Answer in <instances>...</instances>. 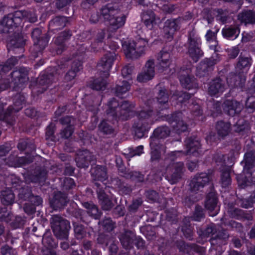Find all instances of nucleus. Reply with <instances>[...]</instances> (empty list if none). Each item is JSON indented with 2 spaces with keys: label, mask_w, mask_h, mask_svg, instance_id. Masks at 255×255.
Instances as JSON below:
<instances>
[{
  "label": "nucleus",
  "mask_w": 255,
  "mask_h": 255,
  "mask_svg": "<svg viewBox=\"0 0 255 255\" xmlns=\"http://www.w3.org/2000/svg\"><path fill=\"white\" fill-rule=\"evenodd\" d=\"M153 103L155 104L153 99H149L145 102L144 106L138 113L137 119L132 126L135 135L138 138L144 136L149 130L150 125L159 116V111L155 112L153 111Z\"/></svg>",
  "instance_id": "nucleus-1"
},
{
  "label": "nucleus",
  "mask_w": 255,
  "mask_h": 255,
  "mask_svg": "<svg viewBox=\"0 0 255 255\" xmlns=\"http://www.w3.org/2000/svg\"><path fill=\"white\" fill-rule=\"evenodd\" d=\"M107 115L109 120H127L129 117V113L134 107V105L128 101H123L120 105L118 101L113 98L108 102Z\"/></svg>",
  "instance_id": "nucleus-2"
},
{
  "label": "nucleus",
  "mask_w": 255,
  "mask_h": 255,
  "mask_svg": "<svg viewBox=\"0 0 255 255\" xmlns=\"http://www.w3.org/2000/svg\"><path fill=\"white\" fill-rule=\"evenodd\" d=\"M186 151L175 150L168 153L165 155L162 163V166L172 165L176 163L175 162L183 155L192 154L197 156L199 153L200 143L199 141L194 137H189L185 140Z\"/></svg>",
  "instance_id": "nucleus-3"
},
{
  "label": "nucleus",
  "mask_w": 255,
  "mask_h": 255,
  "mask_svg": "<svg viewBox=\"0 0 255 255\" xmlns=\"http://www.w3.org/2000/svg\"><path fill=\"white\" fill-rule=\"evenodd\" d=\"M148 40L140 37H136L135 41L125 42L123 48L128 58L137 59L145 54Z\"/></svg>",
  "instance_id": "nucleus-4"
},
{
  "label": "nucleus",
  "mask_w": 255,
  "mask_h": 255,
  "mask_svg": "<svg viewBox=\"0 0 255 255\" xmlns=\"http://www.w3.org/2000/svg\"><path fill=\"white\" fill-rule=\"evenodd\" d=\"M201 44L202 41L200 36L194 31H190L185 46L187 50V53L194 62L198 61L204 55V52L201 47Z\"/></svg>",
  "instance_id": "nucleus-5"
},
{
  "label": "nucleus",
  "mask_w": 255,
  "mask_h": 255,
  "mask_svg": "<svg viewBox=\"0 0 255 255\" xmlns=\"http://www.w3.org/2000/svg\"><path fill=\"white\" fill-rule=\"evenodd\" d=\"M51 227L55 237L60 240H66L70 229V222L60 216L53 215L50 220Z\"/></svg>",
  "instance_id": "nucleus-6"
},
{
  "label": "nucleus",
  "mask_w": 255,
  "mask_h": 255,
  "mask_svg": "<svg viewBox=\"0 0 255 255\" xmlns=\"http://www.w3.org/2000/svg\"><path fill=\"white\" fill-rule=\"evenodd\" d=\"M23 18H25V11L17 10L13 13H9L0 22V32H11L13 27L18 26Z\"/></svg>",
  "instance_id": "nucleus-7"
},
{
  "label": "nucleus",
  "mask_w": 255,
  "mask_h": 255,
  "mask_svg": "<svg viewBox=\"0 0 255 255\" xmlns=\"http://www.w3.org/2000/svg\"><path fill=\"white\" fill-rule=\"evenodd\" d=\"M13 100V105L9 106L5 112L0 115V120L4 121L10 126L14 124L15 118L13 114L23 108L25 103V98L24 95L18 94L15 95Z\"/></svg>",
  "instance_id": "nucleus-8"
},
{
  "label": "nucleus",
  "mask_w": 255,
  "mask_h": 255,
  "mask_svg": "<svg viewBox=\"0 0 255 255\" xmlns=\"http://www.w3.org/2000/svg\"><path fill=\"white\" fill-rule=\"evenodd\" d=\"M165 168V178L168 182L174 184L181 180L186 170L183 162H176L172 165L163 166Z\"/></svg>",
  "instance_id": "nucleus-9"
},
{
  "label": "nucleus",
  "mask_w": 255,
  "mask_h": 255,
  "mask_svg": "<svg viewBox=\"0 0 255 255\" xmlns=\"http://www.w3.org/2000/svg\"><path fill=\"white\" fill-rule=\"evenodd\" d=\"M20 57H11L3 64H0V92L7 89L9 86V79H6V74L15 65Z\"/></svg>",
  "instance_id": "nucleus-10"
},
{
  "label": "nucleus",
  "mask_w": 255,
  "mask_h": 255,
  "mask_svg": "<svg viewBox=\"0 0 255 255\" xmlns=\"http://www.w3.org/2000/svg\"><path fill=\"white\" fill-rule=\"evenodd\" d=\"M210 176L206 173H197L190 180L189 183V190L197 193L202 192L205 186L209 183Z\"/></svg>",
  "instance_id": "nucleus-11"
},
{
  "label": "nucleus",
  "mask_w": 255,
  "mask_h": 255,
  "mask_svg": "<svg viewBox=\"0 0 255 255\" xmlns=\"http://www.w3.org/2000/svg\"><path fill=\"white\" fill-rule=\"evenodd\" d=\"M116 58V53L113 52H109L104 55L98 63L97 66L98 70L102 72L101 75L103 77L108 78L109 75V71L112 67Z\"/></svg>",
  "instance_id": "nucleus-12"
},
{
  "label": "nucleus",
  "mask_w": 255,
  "mask_h": 255,
  "mask_svg": "<svg viewBox=\"0 0 255 255\" xmlns=\"http://www.w3.org/2000/svg\"><path fill=\"white\" fill-rule=\"evenodd\" d=\"M165 119L177 132L180 133L187 130V125L182 120V113L178 112L171 115H167Z\"/></svg>",
  "instance_id": "nucleus-13"
},
{
  "label": "nucleus",
  "mask_w": 255,
  "mask_h": 255,
  "mask_svg": "<svg viewBox=\"0 0 255 255\" xmlns=\"http://www.w3.org/2000/svg\"><path fill=\"white\" fill-rule=\"evenodd\" d=\"M155 64L153 59L148 60L145 63L143 71L137 77L138 81L145 82L152 79L155 75Z\"/></svg>",
  "instance_id": "nucleus-14"
},
{
  "label": "nucleus",
  "mask_w": 255,
  "mask_h": 255,
  "mask_svg": "<svg viewBox=\"0 0 255 255\" xmlns=\"http://www.w3.org/2000/svg\"><path fill=\"white\" fill-rule=\"evenodd\" d=\"M28 70L26 68L21 67L11 73V78L16 87L22 88L23 85L28 81Z\"/></svg>",
  "instance_id": "nucleus-15"
},
{
  "label": "nucleus",
  "mask_w": 255,
  "mask_h": 255,
  "mask_svg": "<svg viewBox=\"0 0 255 255\" xmlns=\"http://www.w3.org/2000/svg\"><path fill=\"white\" fill-rule=\"evenodd\" d=\"M95 186L97 188L98 198L102 209L106 211L110 210L114 207V204L108 196L105 194L103 189V186L98 182H96Z\"/></svg>",
  "instance_id": "nucleus-16"
},
{
  "label": "nucleus",
  "mask_w": 255,
  "mask_h": 255,
  "mask_svg": "<svg viewBox=\"0 0 255 255\" xmlns=\"http://www.w3.org/2000/svg\"><path fill=\"white\" fill-rule=\"evenodd\" d=\"M227 88L226 81L220 78H217L210 82L208 92L211 96H216L223 93Z\"/></svg>",
  "instance_id": "nucleus-17"
},
{
  "label": "nucleus",
  "mask_w": 255,
  "mask_h": 255,
  "mask_svg": "<svg viewBox=\"0 0 255 255\" xmlns=\"http://www.w3.org/2000/svg\"><path fill=\"white\" fill-rule=\"evenodd\" d=\"M218 200L216 194L211 192L208 194L205 201V207L208 210L210 216L214 217L218 213Z\"/></svg>",
  "instance_id": "nucleus-18"
},
{
  "label": "nucleus",
  "mask_w": 255,
  "mask_h": 255,
  "mask_svg": "<svg viewBox=\"0 0 255 255\" xmlns=\"http://www.w3.org/2000/svg\"><path fill=\"white\" fill-rule=\"evenodd\" d=\"M94 159V156L89 150L84 149L77 152L75 161L78 167L87 168L90 162Z\"/></svg>",
  "instance_id": "nucleus-19"
},
{
  "label": "nucleus",
  "mask_w": 255,
  "mask_h": 255,
  "mask_svg": "<svg viewBox=\"0 0 255 255\" xmlns=\"http://www.w3.org/2000/svg\"><path fill=\"white\" fill-rule=\"evenodd\" d=\"M54 80L53 74L46 72L41 74L37 79L36 87L39 89L37 90V93H42Z\"/></svg>",
  "instance_id": "nucleus-20"
},
{
  "label": "nucleus",
  "mask_w": 255,
  "mask_h": 255,
  "mask_svg": "<svg viewBox=\"0 0 255 255\" xmlns=\"http://www.w3.org/2000/svg\"><path fill=\"white\" fill-rule=\"evenodd\" d=\"M120 7L116 3H108L101 7L100 13L104 21L108 22L115 14H118Z\"/></svg>",
  "instance_id": "nucleus-21"
},
{
  "label": "nucleus",
  "mask_w": 255,
  "mask_h": 255,
  "mask_svg": "<svg viewBox=\"0 0 255 255\" xmlns=\"http://www.w3.org/2000/svg\"><path fill=\"white\" fill-rule=\"evenodd\" d=\"M91 175L96 182L100 183L103 187L105 186L104 182L108 179L107 168L104 166L96 165L91 170Z\"/></svg>",
  "instance_id": "nucleus-22"
},
{
  "label": "nucleus",
  "mask_w": 255,
  "mask_h": 255,
  "mask_svg": "<svg viewBox=\"0 0 255 255\" xmlns=\"http://www.w3.org/2000/svg\"><path fill=\"white\" fill-rule=\"evenodd\" d=\"M178 20L177 19H167L163 26L164 37L169 41L172 38L175 32L178 29Z\"/></svg>",
  "instance_id": "nucleus-23"
},
{
  "label": "nucleus",
  "mask_w": 255,
  "mask_h": 255,
  "mask_svg": "<svg viewBox=\"0 0 255 255\" xmlns=\"http://www.w3.org/2000/svg\"><path fill=\"white\" fill-rule=\"evenodd\" d=\"M70 17L64 16H56L51 19L49 23V31L54 32L65 27L69 22Z\"/></svg>",
  "instance_id": "nucleus-24"
},
{
  "label": "nucleus",
  "mask_w": 255,
  "mask_h": 255,
  "mask_svg": "<svg viewBox=\"0 0 255 255\" xmlns=\"http://www.w3.org/2000/svg\"><path fill=\"white\" fill-rule=\"evenodd\" d=\"M228 212L231 218L241 221H252L253 216L252 213L242 209L236 208H230Z\"/></svg>",
  "instance_id": "nucleus-25"
},
{
  "label": "nucleus",
  "mask_w": 255,
  "mask_h": 255,
  "mask_svg": "<svg viewBox=\"0 0 255 255\" xmlns=\"http://www.w3.org/2000/svg\"><path fill=\"white\" fill-rule=\"evenodd\" d=\"M224 111L229 115L234 116L242 111V107L239 102L234 100H226L223 104Z\"/></svg>",
  "instance_id": "nucleus-26"
},
{
  "label": "nucleus",
  "mask_w": 255,
  "mask_h": 255,
  "mask_svg": "<svg viewBox=\"0 0 255 255\" xmlns=\"http://www.w3.org/2000/svg\"><path fill=\"white\" fill-rule=\"evenodd\" d=\"M126 16L124 14L121 9L118 11V14H115L108 22L110 28L116 30L123 27L126 21Z\"/></svg>",
  "instance_id": "nucleus-27"
},
{
  "label": "nucleus",
  "mask_w": 255,
  "mask_h": 255,
  "mask_svg": "<svg viewBox=\"0 0 255 255\" xmlns=\"http://www.w3.org/2000/svg\"><path fill=\"white\" fill-rule=\"evenodd\" d=\"M252 168V165L249 164V161L246 160L244 171L246 172L248 176H246V179L242 184V188H246L249 186L251 187L253 190H255V175L254 172L250 171Z\"/></svg>",
  "instance_id": "nucleus-28"
},
{
  "label": "nucleus",
  "mask_w": 255,
  "mask_h": 255,
  "mask_svg": "<svg viewBox=\"0 0 255 255\" xmlns=\"http://www.w3.org/2000/svg\"><path fill=\"white\" fill-rule=\"evenodd\" d=\"M32 162V158L30 157H15L10 156L6 161V164L11 167H20L28 164Z\"/></svg>",
  "instance_id": "nucleus-29"
},
{
  "label": "nucleus",
  "mask_w": 255,
  "mask_h": 255,
  "mask_svg": "<svg viewBox=\"0 0 255 255\" xmlns=\"http://www.w3.org/2000/svg\"><path fill=\"white\" fill-rule=\"evenodd\" d=\"M135 235L131 231L126 230L118 237L123 248L130 249L132 247Z\"/></svg>",
  "instance_id": "nucleus-30"
},
{
  "label": "nucleus",
  "mask_w": 255,
  "mask_h": 255,
  "mask_svg": "<svg viewBox=\"0 0 255 255\" xmlns=\"http://www.w3.org/2000/svg\"><path fill=\"white\" fill-rule=\"evenodd\" d=\"M158 69L164 71L168 68L171 64L170 54L165 50H162L157 56Z\"/></svg>",
  "instance_id": "nucleus-31"
},
{
  "label": "nucleus",
  "mask_w": 255,
  "mask_h": 255,
  "mask_svg": "<svg viewBox=\"0 0 255 255\" xmlns=\"http://www.w3.org/2000/svg\"><path fill=\"white\" fill-rule=\"evenodd\" d=\"M49 41V37L46 36L37 42L34 41L33 45L30 47V51L34 58H36L42 53V52L47 45Z\"/></svg>",
  "instance_id": "nucleus-32"
},
{
  "label": "nucleus",
  "mask_w": 255,
  "mask_h": 255,
  "mask_svg": "<svg viewBox=\"0 0 255 255\" xmlns=\"http://www.w3.org/2000/svg\"><path fill=\"white\" fill-rule=\"evenodd\" d=\"M240 33V26L238 24L226 26L222 30L223 36L230 40L236 39Z\"/></svg>",
  "instance_id": "nucleus-33"
},
{
  "label": "nucleus",
  "mask_w": 255,
  "mask_h": 255,
  "mask_svg": "<svg viewBox=\"0 0 255 255\" xmlns=\"http://www.w3.org/2000/svg\"><path fill=\"white\" fill-rule=\"evenodd\" d=\"M67 202L66 195L59 192L54 195L50 204L53 209L57 210L63 208L66 205Z\"/></svg>",
  "instance_id": "nucleus-34"
},
{
  "label": "nucleus",
  "mask_w": 255,
  "mask_h": 255,
  "mask_svg": "<svg viewBox=\"0 0 255 255\" xmlns=\"http://www.w3.org/2000/svg\"><path fill=\"white\" fill-rule=\"evenodd\" d=\"M151 149V160H157L160 158V150L164 148V146L156 138H151L150 141Z\"/></svg>",
  "instance_id": "nucleus-35"
},
{
  "label": "nucleus",
  "mask_w": 255,
  "mask_h": 255,
  "mask_svg": "<svg viewBox=\"0 0 255 255\" xmlns=\"http://www.w3.org/2000/svg\"><path fill=\"white\" fill-rule=\"evenodd\" d=\"M238 19L242 24L255 23V11L251 10H244L238 15Z\"/></svg>",
  "instance_id": "nucleus-36"
},
{
  "label": "nucleus",
  "mask_w": 255,
  "mask_h": 255,
  "mask_svg": "<svg viewBox=\"0 0 255 255\" xmlns=\"http://www.w3.org/2000/svg\"><path fill=\"white\" fill-rule=\"evenodd\" d=\"M212 61H209L208 62L205 59L201 61L197 67L196 75L199 77L208 75L214 66V63Z\"/></svg>",
  "instance_id": "nucleus-37"
},
{
  "label": "nucleus",
  "mask_w": 255,
  "mask_h": 255,
  "mask_svg": "<svg viewBox=\"0 0 255 255\" xmlns=\"http://www.w3.org/2000/svg\"><path fill=\"white\" fill-rule=\"evenodd\" d=\"M82 68L81 58L78 57L77 60H74L72 62L70 69L67 72L65 76V80L67 81H70L74 79L77 73L82 69Z\"/></svg>",
  "instance_id": "nucleus-38"
},
{
  "label": "nucleus",
  "mask_w": 255,
  "mask_h": 255,
  "mask_svg": "<svg viewBox=\"0 0 255 255\" xmlns=\"http://www.w3.org/2000/svg\"><path fill=\"white\" fill-rule=\"evenodd\" d=\"M71 32L68 31H63L57 37L53 38L54 43L59 47L57 49L56 53L61 54L65 47V42L68 40L71 36Z\"/></svg>",
  "instance_id": "nucleus-39"
},
{
  "label": "nucleus",
  "mask_w": 255,
  "mask_h": 255,
  "mask_svg": "<svg viewBox=\"0 0 255 255\" xmlns=\"http://www.w3.org/2000/svg\"><path fill=\"white\" fill-rule=\"evenodd\" d=\"M141 16L142 21L149 29H151L156 24V19L157 18L154 12L151 10L142 12Z\"/></svg>",
  "instance_id": "nucleus-40"
},
{
  "label": "nucleus",
  "mask_w": 255,
  "mask_h": 255,
  "mask_svg": "<svg viewBox=\"0 0 255 255\" xmlns=\"http://www.w3.org/2000/svg\"><path fill=\"white\" fill-rule=\"evenodd\" d=\"M42 243L45 247H46L49 252V255H55L56 253L53 249L57 247V243L51 236L49 232H46L43 237ZM43 255H48L44 253Z\"/></svg>",
  "instance_id": "nucleus-41"
},
{
  "label": "nucleus",
  "mask_w": 255,
  "mask_h": 255,
  "mask_svg": "<svg viewBox=\"0 0 255 255\" xmlns=\"http://www.w3.org/2000/svg\"><path fill=\"white\" fill-rule=\"evenodd\" d=\"M169 100L168 94L165 89H161L159 90L157 97V103L156 104L159 111H162L169 108L168 101Z\"/></svg>",
  "instance_id": "nucleus-42"
},
{
  "label": "nucleus",
  "mask_w": 255,
  "mask_h": 255,
  "mask_svg": "<svg viewBox=\"0 0 255 255\" xmlns=\"http://www.w3.org/2000/svg\"><path fill=\"white\" fill-rule=\"evenodd\" d=\"M229 237V235L227 231L225 230H222L216 234H215L214 236L211 238L210 239L211 244L213 246L225 244Z\"/></svg>",
  "instance_id": "nucleus-43"
},
{
  "label": "nucleus",
  "mask_w": 255,
  "mask_h": 255,
  "mask_svg": "<svg viewBox=\"0 0 255 255\" xmlns=\"http://www.w3.org/2000/svg\"><path fill=\"white\" fill-rule=\"evenodd\" d=\"M130 88V85L128 81H119L116 84V86L113 88L112 91L117 96L122 97L124 94L129 90Z\"/></svg>",
  "instance_id": "nucleus-44"
},
{
  "label": "nucleus",
  "mask_w": 255,
  "mask_h": 255,
  "mask_svg": "<svg viewBox=\"0 0 255 255\" xmlns=\"http://www.w3.org/2000/svg\"><path fill=\"white\" fill-rule=\"evenodd\" d=\"M25 44V40L21 35L15 36L14 38L11 39L7 45V49L9 51L14 50L16 48H18L23 52V46Z\"/></svg>",
  "instance_id": "nucleus-45"
},
{
  "label": "nucleus",
  "mask_w": 255,
  "mask_h": 255,
  "mask_svg": "<svg viewBox=\"0 0 255 255\" xmlns=\"http://www.w3.org/2000/svg\"><path fill=\"white\" fill-rule=\"evenodd\" d=\"M179 80L182 86L187 89H196L198 84L194 77H191L188 75H181L179 76Z\"/></svg>",
  "instance_id": "nucleus-46"
},
{
  "label": "nucleus",
  "mask_w": 255,
  "mask_h": 255,
  "mask_svg": "<svg viewBox=\"0 0 255 255\" xmlns=\"http://www.w3.org/2000/svg\"><path fill=\"white\" fill-rule=\"evenodd\" d=\"M83 206L86 209V212L90 216L95 219H99L100 218L101 212L96 205L91 202H84Z\"/></svg>",
  "instance_id": "nucleus-47"
},
{
  "label": "nucleus",
  "mask_w": 255,
  "mask_h": 255,
  "mask_svg": "<svg viewBox=\"0 0 255 255\" xmlns=\"http://www.w3.org/2000/svg\"><path fill=\"white\" fill-rule=\"evenodd\" d=\"M252 64V59L250 57L240 55L237 63L236 68L243 72H247Z\"/></svg>",
  "instance_id": "nucleus-48"
},
{
  "label": "nucleus",
  "mask_w": 255,
  "mask_h": 255,
  "mask_svg": "<svg viewBox=\"0 0 255 255\" xmlns=\"http://www.w3.org/2000/svg\"><path fill=\"white\" fill-rule=\"evenodd\" d=\"M170 132L169 128L167 126H161L154 129L153 135L150 137L151 138H156L161 143L160 139L167 137Z\"/></svg>",
  "instance_id": "nucleus-49"
},
{
  "label": "nucleus",
  "mask_w": 255,
  "mask_h": 255,
  "mask_svg": "<svg viewBox=\"0 0 255 255\" xmlns=\"http://www.w3.org/2000/svg\"><path fill=\"white\" fill-rule=\"evenodd\" d=\"M216 130L218 135L223 138L230 132L231 124L229 123L220 121L216 124Z\"/></svg>",
  "instance_id": "nucleus-50"
},
{
  "label": "nucleus",
  "mask_w": 255,
  "mask_h": 255,
  "mask_svg": "<svg viewBox=\"0 0 255 255\" xmlns=\"http://www.w3.org/2000/svg\"><path fill=\"white\" fill-rule=\"evenodd\" d=\"M216 233H217L216 225L213 223L210 224L205 228H199L197 230L198 235L203 239L210 236H214Z\"/></svg>",
  "instance_id": "nucleus-51"
},
{
  "label": "nucleus",
  "mask_w": 255,
  "mask_h": 255,
  "mask_svg": "<svg viewBox=\"0 0 255 255\" xmlns=\"http://www.w3.org/2000/svg\"><path fill=\"white\" fill-rule=\"evenodd\" d=\"M1 202L4 205H10L14 201V194L13 191L9 189H6L1 192L0 194Z\"/></svg>",
  "instance_id": "nucleus-52"
},
{
  "label": "nucleus",
  "mask_w": 255,
  "mask_h": 255,
  "mask_svg": "<svg viewBox=\"0 0 255 255\" xmlns=\"http://www.w3.org/2000/svg\"><path fill=\"white\" fill-rule=\"evenodd\" d=\"M181 230L186 238L189 240L193 239V231L189 224V218H185L184 219Z\"/></svg>",
  "instance_id": "nucleus-53"
},
{
  "label": "nucleus",
  "mask_w": 255,
  "mask_h": 255,
  "mask_svg": "<svg viewBox=\"0 0 255 255\" xmlns=\"http://www.w3.org/2000/svg\"><path fill=\"white\" fill-rule=\"evenodd\" d=\"M191 94L183 91H176L173 94L172 99L177 100L178 102L182 103L189 100Z\"/></svg>",
  "instance_id": "nucleus-54"
},
{
  "label": "nucleus",
  "mask_w": 255,
  "mask_h": 255,
  "mask_svg": "<svg viewBox=\"0 0 255 255\" xmlns=\"http://www.w3.org/2000/svg\"><path fill=\"white\" fill-rule=\"evenodd\" d=\"M234 127V130L238 133L246 132L250 129L248 123L244 119L238 120Z\"/></svg>",
  "instance_id": "nucleus-55"
},
{
  "label": "nucleus",
  "mask_w": 255,
  "mask_h": 255,
  "mask_svg": "<svg viewBox=\"0 0 255 255\" xmlns=\"http://www.w3.org/2000/svg\"><path fill=\"white\" fill-rule=\"evenodd\" d=\"M99 130L104 134H111L114 133V129L107 121L103 120L98 126Z\"/></svg>",
  "instance_id": "nucleus-56"
},
{
  "label": "nucleus",
  "mask_w": 255,
  "mask_h": 255,
  "mask_svg": "<svg viewBox=\"0 0 255 255\" xmlns=\"http://www.w3.org/2000/svg\"><path fill=\"white\" fill-rule=\"evenodd\" d=\"M75 235L77 239H82L86 234L84 226L79 223L74 222L73 223Z\"/></svg>",
  "instance_id": "nucleus-57"
},
{
  "label": "nucleus",
  "mask_w": 255,
  "mask_h": 255,
  "mask_svg": "<svg viewBox=\"0 0 255 255\" xmlns=\"http://www.w3.org/2000/svg\"><path fill=\"white\" fill-rule=\"evenodd\" d=\"M107 82L104 78H98L94 80L91 85L93 89L100 91L104 90L106 89Z\"/></svg>",
  "instance_id": "nucleus-58"
},
{
  "label": "nucleus",
  "mask_w": 255,
  "mask_h": 255,
  "mask_svg": "<svg viewBox=\"0 0 255 255\" xmlns=\"http://www.w3.org/2000/svg\"><path fill=\"white\" fill-rule=\"evenodd\" d=\"M205 217V213L203 208L199 206H195V211L193 216L191 217L192 220L199 222Z\"/></svg>",
  "instance_id": "nucleus-59"
},
{
  "label": "nucleus",
  "mask_w": 255,
  "mask_h": 255,
  "mask_svg": "<svg viewBox=\"0 0 255 255\" xmlns=\"http://www.w3.org/2000/svg\"><path fill=\"white\" fill-rule=\"evenodd\" d=\"M241 201L242 207L246 209L253 207L255 204V193L252 194L248 198L242 199Z\"/></svg>",
  "instance_id": "nucleus-60"
},
{
  "label": "nucleus",
  "mask_w": 255,
  "mask_h": 255,
  "mask_svg": "<svg viewBox=\"0 0 255 255\" xmlns=\"http://www.w3.org/2000/svg\"><path fill=\"white\" fill-rule=\"evenodd\" d=\"M126 177L136 182H142L144 180V175L139 172L130 171L126 175Z\"/></svg>",
  "instance_id": "nucleus-61"
},
{
  "label": "nucleus",
  "mask_w": 255,
  "mask_h": 255,
  "mask_svg": "<svg viewBox=\"0 0 255 255\" xmlns=\"http://www.w3.org/2000/svg\"><path fill=\"white\" fill-rule=\"evenodd\" d=\"M205 38L208 42H212L214 43L213 45H211L210 46V48L211 49L214 50L215 51H216V47L217 44V41L216 40V33L209 29L207 31L205 35Z\"/></svg>",
  "instance_id": "nucleus-62"
},
{
  "label": "nucleus",
  "mask_w": 255,
  "mask_h": 255,
  "mask_svg": "<svg viewBox=\"0 0 255 255\" xmlns=\"http://www.w3.org/2000/svg\"><path fill=\"white\" fill-rule=\"evenodd\" d=\"M112 183L121 191H123V193L128 194L131 192V189L125 186L124 183L118 178H115L112 179Z\"/></svg>",
  "instance_id": "nucleus-63"
},
{
  "label": "nucleus",
  "mask_w": 255,
  "mask_h": 255,
  "mask_svg": "<svg viewBox=\"0 0 255 255\" xmlns=\"http://www.w3.org/2000/svg\"><path fill=\"white\" fill-rule=\"evenodd\" d=\"M31 191L30 188L26 186L20 189L18 194V198L23 200H28L31 195Z\"/></svg>",
  "instance_id": "nucleus-64"
}]
</instances>
